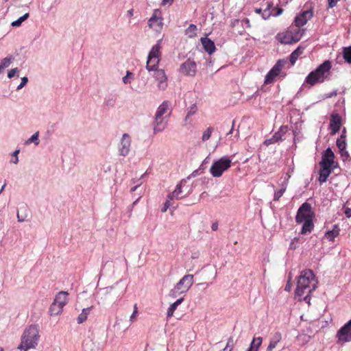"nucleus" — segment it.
<instances>
[{
    "instance_id": "obj_1",
    "label": "nucleus",
    "mask_w": 351,
    "mask_h": 351,
    "mask_svg": "<svg viewBox=\"0 0 351 351\" xmlns=\"http://www.w3.org/2000/svg\"><path fill=\"white\" fill-rule=\"evenodd\" d=\"M317 284V281L313 271L304 269L301 271L298 278L295 293L309 304L311 300L309 294L315 290Z\"/></svg>"
},
{
    "instance_id": "obj_2",
    "label": "nucleus",
    "mask_w": 351,
    "mask_h": 351,
    "mask_svg": "<svg viewBox=\"0 0 351 351\" xmlns=\"http://www.w3.org/2000/svg\"><path fill=\"white\" fill-rule=\"evenodd\" d=\"M315 213L311 205L308 202L303 203L298 210L295 216L297 223H303L301 234H306L310 233L314 228L313 219Z\"/></svg>"
},
{
    "instance_id": "obj_3",
    "label": "nucleus",
    "mask_w": 351,
    "mask_h": 351,
    "mask_svg": "<svg viewBox=\"0 0 351 351\" xmlns=\"http://www.w3.org/2000/svg\"><path fill=\"white\" fill-rule=\"evenodd\" d=\"M39 339L38 327L36 325H30L25 329L18 349L27 351L29 349L35 348L38 345Z\"/></svg>"
},
{
    "instance_id": "obj_4",
    "label": "nucleus",
    "mask_w": 351,
    "mask_h": 351,
    "mask_svg": "<svg viewBox=\"0 0 351 351\" xmlns=\"http://www.w3.org/2000/svg\"><path fill=\"white\" fill-rule=\"evenodd\" d=\"M332 67L329 60H325L315 71H311L306 77L305 82L311 86L323 82L327 77Z\"/></svg>"
},
{
    "instance_id": "obj_5",
    "label": "nucleus",
    "mask_w": 351,
    "mask_h": 351,
    "mask_svg": "<svg viewBox=\"0 0 351 351\" xmlns=\"http://www.w3.org/2000/svg\"><path fill=\"white\" fill-rule=\"evenodd\" d=\"M161 40H159L156 45H154L147 57L146 69L149 71L158 70V66L161 58Z\"/></svg>"
},
{
    "instance_id": "obj_6",
    "label": "nucleus",
    "mask_w": 351,
    "mask_h": 351,
    "mask_svg": "<svg viewBox=\"0 0 351 351\" xmlns=\"http://www.w3.org/2000/svg\"><path fill=\"white\" fill-rule=\"evenodd\" d=\"M170 103L165 101L159 106L155 114L154 133L162 132L166 127V123L163 121V115L170 111Z\"/></svg>"
},
{
    "instance_id": "obj_7",
    "label": "nucleus",
    "mask_w": 351,
    "mask_h": 351,
    "mask_svg": "<svg viewBox=\"0 0 351 351\" xmlns=\"http://www.w3.org/2000/svg\"><path fill=\"white\" fill-rule=\"evenodd\" d=\"M193 284V275H184L176 284L173 289L169 292V295L176 298L178 294L184 293L188 291Z\"/></svg>"
},
{
    "instance_id": "obj_8",
    "label": "nucleus",
    "mask_w": 351,
    "mask_h": 351,
    "mask_svg": "<svg viewBox=\"0 0 351 351\" xmlns=\"http://www.w3.org/2000/svg\"><path fill=\"white\" fill-rule=\"evenodd\" d=\"M231 164L232 160L229 158L222 157L213 162L210 168V173L215 178L220 177L225 171L231 167Z\"/></svg>"
},
{
    "instance_id": "obj_9",
    "label": "nucleus",
    "mask_w": 351,
    "mask_h": 351,
    "mask_svg": "<svg viewBox=\"0 0 351 351\" xmlns=\"http://www.w3.org/2000/svg\"><path fill=\"white\" fill-rule=\"evenodd\" d=\"M67 295L66 291H62L58 293L49 308L51 315H58L62 313L64 306L68 302Z\"/></svg>"
},
{
    "instance_id": "obj_10",
    "label": "nucleus",
    "mask_w": 351,
    "mask_h": 351,
    "mask_svg": "<svg viewBox=\"0 0 351 351\" xmlns=\"http://www.w3.org/2000/svg\"><path fill=\"white\" fill-rule=\"evenodd\" d=\"M285 62L282 60H279L274 64V66L271 69V70L267 73L265 76L264 84H270L274 82L276 77H285L286 76V73L282 72V69L285 66Z\"/></svg>"
},
{
    "instance_id": "obj_11",
    "label": "nucleus",
    "mask_w": 351,
    "mask_h": 351,
    "mask_svg": "<svg viewBox=\"0 0 351 351\" xmlns=\"http://www.w3.org/2000/svg\"><path fill=\"white\" fill-rule=\"evenodd\" d=\"M163 25L161 12L158 9L154 10L152 16L148 21L149 27L156 32H160Z\"/></svg>"
},
{
    "instance_id": "obj_12",
    "label": "nucleus",
    "mask_w": 351,
    "mask_h": 351,
    "mask_svg": "<svg viewBox=\"0 0 351 351\" xmlns=\"http://www.w3.org/2000/svg\"><path fill=\"white\" fill-rule=\"evenodd\" d=\"M336 337L341 343L351 341V319L337 331Z\"/></svg>"
},
{
    "instance_id": "obj_13",
    "label": "nucleus",
    "mask_w": 351,
    "mask_h": 351,
    "mask_svg": "<svg viewBox=\"0 0 351 351\" xmlns=\"http://www.w3.org/2000/svg\"><path fill=\"white\" fill-rule=\"evenodd\" d=\"M180 72L184 75L194 77L197 73L196 62L190 58L187 59L181 64Z\"/></svg>"
},
{
    "instance_id": "obj_14",
    "label": "nucleus",
    "mask_w": 351,
    "mask_h": 351,
    "mask_svg": "<svg viewBox=\"0 0 351 351\" xmlns=\"http://www.w3.org/2000/svg\"><path fill=\"white\" fill-rule=\"evenodd\" d=\"M334 158L335 154L330 148H328L324 152V154L322 156V160L319 162V165L321 167L329 168L332 169L335 167L334 166Z\"/></svg>"
},
{
    "instance_id": "obj_15",
    "label": "nucleus",
    "mask_w": 351,
    "mask_h": 351,
    "mask_svg": "<svg viewBox=\"0 0 351 351\" xmlns=\"http://www.w3.org/2000/svg\"><path fill=\"white\" fill-rule=\"evenodd\" d=\"M131 146V137L128 134L122 136L120 144L119 145V152L120 155L126 156L128 155Z\"/></svg>"
},
{
    "instance_id": "obj_16",
    "label": "nucleus",
    "mask_w": 351,
    "mask_h": 351,
    "mask_svg": "<svg viewBox=\"0 0 351 351\" xmlns=\"http://www.w3.org/2000/svg\"><path fill=\"white\" fill-rule=\"evenodd\" d=\"M342 124L341 117L338 113H332L330 119L329 128L331 130V134H335L338 132Z\"/></svg>"
},
{
    "instance_id": "obj_17",
    "label": "nucleus",
    "mask_w": 351,
    "mask_h": 351,
    "mask_svg": "<svg viewBox=\"0 0 351 351\" xmlns=\"http://www.w3.org/2000/svg\"><path fill=\"white\" fill-rule=\"evenodd\" d=\"M154 71V77L158 81V88L162 90H165L167 87V77L164 70L158 69Z\"/></svg>"
},
{
    "instance_id": "obj_18",
    "label": "nucleus",
    "mask_w": 351,
    "mask_h": 351,
    "mask_svg": "<svg viewBox=\"0 0 351 351\" xmlns=\"http://www.w3.org/2000/svg\"><path fill=\"white\" fill-rule=\"evenodd\" d=\"M313 16V12L311 10H306L302 12L300 15L295 18L294 23L296 27H300L304 26L308 20Z\"/></svg>"
},
{
    "instance_id": "obj_19",
    "label": "nucleus",
    "mask_w": 351,
    "mask_h": 351,
    "mask_svg": "<svg viewBox=\"0 0 351 351\" xmlns=\"http://www.w3.org/2000/svg\"><path fill=\"white\" fill-rule=\"evenodd\" d=\"M276 39L281 44L290 45L294 43L293 36H291V31L289 27L285 32H280L276 35Z\"/></svg>"
},
{
    "instance_id": "obj_20",
    "label": "nucleus",
    "mask_w": 351,
    "mask_h": 351,
    "mask_svg": "<svg viewBox=\"0 0 351 351\" xmlns=\"http://www.w3.org/2000/svg\"><path fill=\"white\" fill-rule=\"evenodd\" d=\"M201 43L202 44V46L204 49V50L208 53L209 54H212L215 52L216 48L215 43L213 40H211L210 38H201Z\"/></svg>"
},
{
    "instance_id": "obj_21",
    "label": "nucleus",
    "mask_w": 351,
    "mask_h": 351,
    "mask_svg": "<svg viewBox=\"0 0 351 351\" xmlns=\"http://www.w3.org/2000/svg\"><path fill=\"white\" fill-rule=\"evenodd\" d=\"M289 29L291 31V36H293V40L294 43L298 42L301 39L304 34V30L301 29L298 27H296L295 25L291 26L289 27Z\"/></svg>"
},
{
    "instance_id": "obj_22",
    "label": "nucleus",
    "mask_w": 351,
    "mask_h": 351,
    "mask_svg": "<svg viewBox=\"0 0 351 351\" xmlns=\"http://www.w3.org/2000/svg\"><path fill=\"white\" fill-rule=\"evenodd\" d=\"M282 335L280 332H277L274 334V337L271 339L269 344L267 348V351H272L274 348L276 347L278 343L280 341Z\"/></svg>"
},
{
    "instance_id": "obj_23",
    "label": "nucleus",
    "mask_w": 351,
    "mask_h": 351,
    "mask_svg": "<svg viewBox=\"0 0 351 351\" xmlns=\"http://www.w3.org/2000/svg\"><path fill=\"white\" fill-rule=\"evenodd\" d=\"M339 232L340 229L338 225H335L332 230H328L325 233V237L329 241H332L339 234Z\"/></svg>"
},
{
    "instance_id": "obj_24",
    "label": "nucleus",
    "mask_w": 351,
    "mask_h": 351,
    "mask_svg": "<svg viewBox=\"0 0 351 351\" xmlns=\"http://www.w3.org/2000/svg\"><path fill=\"white\" fill-rule=\"evenodd\" d=\"M263 342V338L259 337H254L251 343L250 348L247 349V351H258V349L260 346H261Z\"/></svg>"
},
{
    "instance_id": "obj_25",
    "label": "nucleus",
    "mask_w": 351,
    "mask_h": 351,
    "mask_svg": "<svg viewBox=\"0 0 351 351\" xmlns=\"http://www.w3.org/2000/svg\"><path fill=\"white\" fill-rule=\"evenodd\" d=\"M184 301V298H180L177 300L175 302L170 305L167 310V318L171 317L173 315L174 311L176 310L177 307Z\"/></svg>"
},
{
    "instance_id": "obj_26",
    "label": "nucleus",
    "mask_w": 351,
    "mask_h": 351,
    "mask_svg": "<svg viewBox=\"0 0 351 351\" xmlns=\"http://www.w3.org/2000/svg\"><path fill=\"white\" fill-rule=\"evenodd\" d=\"M332 172V169L321 167L319 170V181L321 183L325 182Z\"/></svg>"
},
{
    "instance_id": "obj_27",
    "label": "nucleus",
    "mask_w": 351,
    "mask_h": 351,
    "mask_svg": "<svg viewBox=\"0 0 351 351\" xmlns=\"http://www.w3.org/2000/svg\"><path fill=\"white\" fill-rule=\"evenodd\" d=\"M304 49L298 47L295 50H294L290 55L289 60L292 65H293L298 57L303 53Z\"/></svg>"
},
{
    "instance_id": "obj_28",
    "label": "nucleus",
    "mask_w": 351,
    "mask_h": 351,
    "mask_svg": "<svg viewBox=\"0 0 351 351\" xmlns=\"http://www.w3.org/2000/svg\"><path fill=\"white\" fill-rule=\"evenodd\" d=\"M92 307L83 308L82 313L77 317V323L82 324L85 322L90 312Z\"/></svg>"
},
{
    "instance_id": "obj_29",
    "label": "nucleus",
    "mask_w": 351,
    "mask_h": 351,
    "mask_svg": "<svg viewBox=\"0 0 351 351\" xmlns=\"http://www.w3.org/2000/svg\"><path fill=\"white\" fill-rule=\"evenodd\" d=\"M342 55L345 61L351 64V46L343 47Z\"/></svg>"
},
{
    "instance_id": "obj_30",
    "label": "nucleus",
    "mask_w": 351,
    "mask_h": 351,
    "mask_svg": "<svg viewBox=\"0 0 351 351\" xmlns=\"http://www.w3.org/2000/svg\"><path fill=\"white\" fill-rule=\"evenodd\" d=\"M337 146L340 150L341 155L343 156L344 149H346V143L343 135L341 136L340 138L337 140Z\"/></svg>"
},
{
    "instance_id": "obj_31",
    "label": "nucleus",
    "mask_w": 351,
    "mask_h": 351,
    "mask_svg": "<svg viewBox=\"0 0 351 351\" xmlns=\"http://www.w3.org/2000/svg\"><path fill=\"white\" fill-rule=\"evenodd\" d=\"M266 1H267V2H266L267 6H266V8L265 9L263 13L262 14V17L265 20L269 19V16H271L270 12H268L267 14H266V12H269L270 10V9H271V8L273 7L272 0H266Z\"/></svg>"
},
{
    "instance_id": "obj_32",
    "label": "nucleus",
    "mask_w": 351,
    "mask_h": 351,
    "mask_svg": "<svg viewBox=\"0 0 351 351\" xmlns=\"http://www.w3.org/2000/svg\"><path fill=\"white\" fill-rule=\"evenodd\" d=\"M286 189H287V183H285V184H282V188L280 190L275 192L274 196V200L278 201L280 199V198L283 195Z\"/></svg>"
},
{
    "instance_id": "obj_33",
    "label": "nucleus",
    "mask_w": 351,
    "mask_h": 351,
    "mask_svg": "<svg viewBox=\"0 0 351 351\" xmlns=\"http://www.w3.org/2000/svg\"><path fill=\"white\" fill-rule=\"evenodd\" d=\"M13 60V58L12 56L10 57H6L3 58L1 62H0V72L5 68L8 67L12 62Z\"/></svg>"
},
{
    "instance_id": "obj_34",
    "label": "nucleus",
    "mask_w": 351,
    "mask_h": 351,
    "mask_svg": "<svg viewBox=\"0 0 351 351\" xmlns=\"http://www.w3.org/2000/svg\"><path fill=\"white\" fill-rule=\"evenodd\" d=\"M28 17H29V13H26L23 16H22L19 19H18L17 20L13 21L11 23V25L13 27H19V26H21V23L24 21H25L26 19H28Z\"/></svg>"
},
{
    "instance_id": "obj_35",
    "label": "nucleus",
    "mask_w": 351,
    "mask_h": 351,
    "mask_svg": "<svg viewBox=\"0 0 351 351\" xmlns=\"http://www.w3.org/2000/svg\"><path fill=\"white\" fill-rule=\"evenodd\" d=\"M181 193H182V185L180 184H177L175 190L171 193H170L171 197H175L177 199H180L181 197H180V195Z\"/></svg>"
},
{
    "instance_id": "obj_36",
    "label": "nucleus",
    "mask_w": 351,
    "mask_h": 351,
    "mask_svg": "<svg viewBox=\"0 0 351 351\" xmlns=\"http://www.w3.org/2000/svg\"><path fill=\"white\" fill-rule=\"evenodd\" d=\"M213 130V128H211V127L208 128L206 129V130H205L204 132L202 137V140L203 141H208L210 138Z\"/></svg>"
},
{
    "instance_id": "obj_37",
    "label": "nucleus",
    "mask_w": 351,
    "mask_h": 351,
    "mask_svg": "<svg viewBox=\"0 0 351 351\" xmlns=\"http://www.w3.org/2000/svg\"><path fill=\"white\" fill-rule=\"evenodd\" d=\"M197 110V108L196 105H192L189 108V112H188L187 115L186 117V119H187L190 116L193 115L194 114H195Z\"/></svg>"
},
{
    "instance_id": "obj_38",
    "label": "nucleus",
    "mask_w": 351,
    "mask_h": 351,
    "mask_svg": "<svg viewBox=\"0 0 351 351\" xmlns=\"http://www.w3.org/2000/svg\"><path fill=\"white\" fill-rule=\"evenodd\" d=\"M234 346V341L232 337H230L228 339V342L226 343V346L225 348H228L230 351H232Z\"/></svg>"
},
{
    "instance_id": "obj_39",
    "label": "nucleus",
    "mask_w": 351,
    "mask_h": 351,
    "mask_svg": "<svg viewBox=\"0 0 351 351\" xmlns=\"http://www.w3.org/2000/svg\"><path fill=\"white\" fill-rule=\"evenodd\" d=\"M137 315H138V307H137V304H135L134 306V311H133V313H132V314L131 315V316L130 317V320L131 322L135 321L136 317H137Z\"/></svg>"
},
{
    "instance_id": "obj_40",
    "label": "nucleus",
    "mask_w": 351,
    "mask_h": 351,
    "mask_svg": "<svg viewBox=\"0 0 351 351\" xmlns=\"http://www.w3.org/2000/svg\"><path fill=\"white\" fill-rule=\"evenodd\" d=\"M34 142L36 145L39 144L38 141V132L34 134L30 138L28 139L27 143Z\"/></svg>"
},
{
    "instance_id": "obj_41",
    "label": "nucleus",
    "mask_w": 351,
    "mask_h": 351,
    "mask_svg": "<svg viewBox=\"0 0 351 351\" xmlns=\"http://www.w3.org/2000/svg\"><path fill=\"white\" fill-rule=\"evenodd\" d=\"M27 82L28 79L27 77H22L21 84L17 86V90L21 89L24 86H25Z\"/></svg>"
},
{
    "instance_id": "obj_42",
    "label": "nucleus",
    "mask_w": 351,
    "mask_h": 351,
    "mask_svg": "<svg viewBox=\"0 0 351 351\" xmlns=\"http://www.w3.org/2000/svg\"><path fill=\"white\" fill-rule=\"evenodd\" d=\"M18 72H19V69H18V68L12 69L10 71H9V72H8V77L9 78H12V77H13L15 75V74H16V73H18Z\"/></svg>"
},
{
    "instance_id": "obj_43",
    "label": "nucleus",
    "mask_w": 351,
    "mask_h": 351,
    "mask_svg": "<svg viewBox=\"0 0 351 351\" xmlns=\"http://www.w3.org/2000/svg\"><path fill=\"white\" fill-rule=\"evenodd\" d=\"M132 73H131L130 71H127V74L125 77H123V82L125 83V84H128L130 83V80H129V77H131L132 75Z\"/></svg>"
},
{
    "instance_id": "obj_44",
    "label": "nucleus",
    "mask_w": 351,
    "mask_h": 351,
    "mask_svg": "<svg viewBox=\"0 0 351 351\" xmlns=\"http://www.w3.org/2000/svg\"><path fill=\"white\" fill-rule=\"evenodd\" d=\"M19 152L20 151L19 149L14 152L13 156H14V160H11L12 162L16 164L19 162L18 154H19Z\"/></svg>"
},
{
    "instance_id": "obj_45",
    "label": "nucleus",
    "mask_w": 351,
    "mask_h": 351,
    "mask_svg": "<svg viewBox=\"0 0 351 351\" xmlns=\"http://www.w3.org/2000/svg\"><path fill=\"white\" fill-rule=\"evenodd\" d=\"M340 0H328V7L332 8H334L335 6L337 5V3Z\"/></svg>"
},
{
    "instance_id": "obj_46",
    "label": "nucleus",
    "mask_w": 351,
    "mask_h": 351,
    "mask_svg": "<svg viewBox=\"0 0 351 351\" xmlns=\"http://www.w3.org/2000/svg\"><path fill=\"white\" fill-rule=\"evenodd\" d=\"M274 10H276V12L275 14H273V16H280L283 12V9L281 8H276Z\"/></svg>"
},
{
    "instance_id": "obj_47",
    "label": "nucleus",
    "mask_w": 351,
    "mask_h": 351,
    "mask_svg": "<svg viewBox=\"0 0 351 351\" xmlns=\"http://www.w3.org/2000/svg\"><path fill=\"white\" fill-rule=\"evenodd\" d=\"M344 155L343 156H341L343 158V160H351V158L348 154V152L347 151H346V149H344Z\"/></svg>"
},
{
    "instance_id": "obj_48",
    "label": "nucleus",
    "mask_w": 351,
    "mask_h": 351,
    "mask_svg": "<svg viewBox=\"0 0 351 351\" xmlns=\"http://www.w3.org/2000/svg\"><path fill=\"white\" fill-rule=\"evenodd\" d=\"M243 22L245 23V26L248 28L251 27V24L249 19L245 18L243 20Z\"/></svg>"
},
{
    "instance_id": "obj_49",
    "label": "nucleus",
    "mask_w": 351,
    "mask_h": 351,
    "mask_svg": "<svg viewBox=\"0 0 351 351\" xmlns=\"http://www.w3.org/2000/svg\"><path fill=\"white\" fill-rule=\"evenodd\" d=\"M344 213L347 217H351V208H346Z\"/></svg>"
},
{
    "instance_id": "obj_50",
    "label": "nucleus",
    "mask_w": 351,
    "mask_h": 351,
    "mask_svg": "<svg viewBox=\"0 0 351 351\" xmlns=\"http://www.w3.org/2000/svg\"><path fill=\"white\" fill-rule=\"evenodd\" d=\"M239 19H234L231 21V26L232 27H235L239 24Z\"/></svg>"
},
{
    "instance_id": "obj_51",
    "label": "nucleus",
    "mask_w": 351,
    "mask_h": 351,
    "mask_svg": "<svg viewBox=\"0 0 351 351\" xmlns=\"http://www.w3.org/2000/svg\"><path fill=\"white\" fill-rule=\"evenodd\" d=\"M211 228L213 231H217L218 229V223L217 222L212 224Z\"/></svg>"
},
{
    "instance_id": "obj_52",
    "label": "nucleus",
    "mask_w": 351,
    "mask_h": 351,
    "mask_svg": "<svg viewBox=\"0 0 351 351\" xmlns=\"http://www.w3.org/2000/svg\"><path fill=\"white\" fill-rule=\"evenodd\" d=\"M17 218H18V221L20 222H23L25 220V217H21L19 212L17 213Z\"/></svg>"
},
{
    "instance_id": "obj_53",
    "label": "nucleus",
    "mask_w": 351,
    "mask_h": 351,
    "mask_svg": "<svg viewBox=\"0 0 351 351\" xmlns=\"http://www.w3.org/2000/svg\"><path fill=\"white\" fill-rule=\"evenodd\" d=\"M173 206V204H169V201H166L165 203L164 204V206L166 208H169V207L171 206Z\"/></svg>"
},
{
    "instance_id": "obj_54",
    "label": "nucleus",
    "mask_w": 351,
    "mask_h": 351,
    "mask_svg": "<svg viewBox=\"0 0 351 351\" xmlns=\"http://www.w3.org/2000/svg\"><path fill=\"white\" fill-rule=\"evenodd\" d=\"M112 289H113V287H106V288L105 289L106 293V294L110 293Z\"/></svg>"
},
{
    "instance_id": "obj_55",
    "label": "nucleus",
    "mask_w": 351,
    "mask_h": 351,
    "mask_svg": "<svg viewBox=\"0 0 351 351\" xmlns=\"http://www.w3.org/2000/svg\"><path fill=\"white\" fill-rule=\"evenodd\" d=\"M175 197H171V194H169L167 197V199L166 201H169V204H173V199Z\"/></svg>"
},
{
    "instance_id": "obj_56",
    "label": "nucleus",
    "mask_w": 351,
    "mask_h": 351,
    "mask_svg": "<svg viewBox=\"0 0 351 351\" xmlns=\"http://www.w3.org/2000/svg\"><path fill=\"white\" fill-rule=\"evenodd\" d=\"M173 0H162V5H166L167 3L171 4L173 3Z\"/></svg>"
},
{
    "instance_id": "obj_57",
    "label": "nucleus",
    "mask_w": 351,
    "mask_h": 351,
    "mask_svg": "<svg viewBox=\"0 0 351 351\" xmlns=\"http://www.w3.org/2000/svg\"><path fill=\"white\" fill-rule=\"evenodd\" d=\"M189 29L191 31H194V30H195L197 29V27H196V25L191 24V25H189Z\"/></svg>"
},
{
    "instance_id": "obj_58",
    "label": "nucleus",
    "mask_w": 351,
    "mask_h": 351,
    "mask_svg": "<svg viewBox=\"0 0 351 351\" xmlns=\"http://www.w3.org/2000/svg\"><path fill=\"white\" fill-rule=\"evenodd\" d=\"M255 12L256 14H263V12H262V9L261 8H256L255 9Z\"/></svg>"
},
{
    "instance_id": "obj_59",
    "label": "nucleus",
    "mask_w": 351,
    "mask_h": 351,
    "mask_svg": "<svg viewBox=\"0 0 351 351\" xmlns=\"http://www.w3.org/2000/svg\"><path fill=\"white\" fill-rule=\"evenodd\" d=\"M133 9H131L130 10L128 11V14L130 16H133Z\"/></svg>"
},
{
    "instance_id": "obj_60",
    "label": "nucleus",
    "mask_w": 351,
    "mask_h": 351,
    "mask_svg": "<svg viewBox=\"0 0 351 351\" xmlns=\"http://www.w3.org/2000/svg\"><path fill=\"white\" fill-rule=\"evenodd\" d=\"M233 129H234V123L232 124V128L231 130H230V132L228 133V135L232 133V131H233Z\"/></svg>"
},
{
    "instance_id": "obj_61",
    "label": "nucleus",
    "mask_w": 351,
    "mask_h": 351,
    "mask_svg": "<svg viewBox=\"0 0 351 351\" xmlns=\"http://www.w3.org/2000/svg\"><path fill=\"white\" fill-rule=\"evenodd\" d=\"M167 210V208H166L165 206H163V208L161 209V211L162 213H165Z\"/></svg>"
},
{
    "instance_id": "obj_62",
    "label": "nucleus",
    "mask_w": 351,
    "mask_h": 351,
    "mask_svg": "<svg viewBox=\"0 0 351 351\" xmlns=\"http://www.w3.org/2000/svg\"><path fill=\"white\" fill-rule=\"evenodd\" d=\"M137 187H138V186H134L133 188H132L131 191H132V192L135 191L136 190Z\"/></svg>"
},
{
    "instance_id": "obj_63",
    "label": "nucleus",
    "mask_w": 351,
    "mask_h": 351,
    "mask_svg": "<svg viewBox=\"0 0 351 351\" xmlns=\"http://www.w3.org/2000/svg\"><path fill=\"white\" fill-rule=\"evenodd\" d=\"M285 290L286 291H289L290 290V286H289L288 285L286 286L285 287Z\"/></svg>"
},
{
    "instance_id": "obj_64",
    "label": "nucleus",
    "mask_w": 351,
    "mask_h": 351,
    "mask_svg": "<svg viewBox=\"0 0 351 351\" xmlns=\"http://www.w3.org/2000/svg\"><path fill=\"white\" fill-rule=\"evenodd\" d=\"M0 351H3V349L0 346Z\"/></svg>"
}]
</instances>
